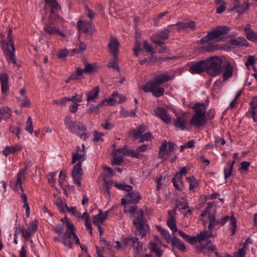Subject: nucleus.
Listing matches in <instances>:
<instances>
[{
	"instance_id": "nucleus-53",
	"label": "nucleus",
	"mask_w": 257,
	"mask_h": 257,
	"mask_svg": "<svg viewBox=\"0 0 257 257\" xmlns=\"http://www.w3.org/2000/svg\"><path fill=\"white\" fill-rule=\"evenodd\" d=\"M250 165V162H247V161L242 162L240 164V166L238 168V171L240 173H242L243 171H244L246 172L248 171Z\"/></svg>"
},
{
	"instance_id": "nucleus-9",
	"label": "nucleus",
	"mask_w": 257,
	"mask_h": 257,
	"mask_svg": "<svg viewBox=\"0 0 257 257\" xmlns=\"http://www.w3.org/2000/svg\"><path fill=\"white\" fill-rule=\"evenodd\" d=\"M27 169L25 168L19 171L16 177L11 181L10 187L15 192H19L21 191V193H25L22 185V180L25 178L26 171Z\"/></svg>"
},
{
	"instance_id": "nucleus-4",
	"label": "nucleus",
	"mask_w": 257,
	"mask_h": 257,
	"mask_svg": "<svg viewBox=\"0 0 257 257\" xmlns=\"http://www.w3.org/2000/svg\"><path fill=\"white\" fill-rule=\"evenodd\" d=\"M64 123L71 133L76 134L81 139L85 141L88 138L86 128L81 122L73 121L70 116H67L64 119Z\"/></svg>"
},
{
	"instance_id": "nucleus-57",
	"label": "nucleus",
	"mask_w": 257,
	"mask_h": 257,
	"mask_svg": "<svg viewBox=\"0 0 257 257\" xmlns=\"http://www.w3.org/2000/svg\"><path fill=\"white\" fill-rule=\"evenodd\" d=\"M67 56H69V50L66 49L60 50L57 54V57L60 59L65 58Z\"/></svg>"
},
{
	"instance_id": "nucleus-31",
	"label": "nucleus",
	"mask_w": 257,
	"mask_h": 257,
	"mask_svg": "<svg viewBox=\"0 0 257 257\" xmlns=\"http://www.w3.org/2000/svg\"><path fill=\"white\" fill-rule=\"evenodd\" d=\"M173 186L176 190L181 191L184 187L183 180L179 174H176L172 178Z\"/></svg>"
},
{
	"instance_id": "nucleus-40",
	"label": "nucleus",
	"mask_w": 257,
	"mask_h": 257,
	"mask_svg": "<svg viewBox=\"0 0 257 257\" xmlns=\"http://www.w3.org/2000/svg\"><path fill=\"white\" fill-rule=\"evenodd\" d=\"M146 131V127L144 124L138 126L136 130L133 131V137L135 139H138L139 137L143 134Z\"/></svg>"
},
{
	"instance_id": "nucleus-18",
	"label": "nucleus",
	"mask_w": 257,
	"mask_h": 257,
	"mask_svg": "<svg viewBox=\"0 0 257 257\" xmlns=\"http://www.w3.org/2000/svg\"><path fill=\"white\" fill-rule=\"evenodd\" d=\"M168 218L167 220V224L170 229L173 232L177 231L176 220V208H174L171 210L168 211Z\"/></svg>"
},
{
	"instance_id": "nucleus-3",
	"label": "nucleus",
	"mask_w": 257,
	"mask_h": 257,
	"mask_svg": "<svg viewBox=\"0 0 257 257\" xmlns=\"http://www.w3.org/2000/svg\"><path fill=\"white\" fill-rule=\"evenodd\" d=\"M133 224L136 229V234L141 238L145 237L150 231L149 225L144 218L143 210L140 209L134 215Z\"/></svg>"
},
{
	"instance_id": "nucleus-6",
	"label": "nucleus",
	"mask_w": 257,
	"mask_h": 257,
	"mask_svg": "<svg viewBox=\"0 0 257 257\" xmlns=\"http://www.w3.org/2000/svg\"><path fill=\"white\" fill-rule=\"evenodd\" d=\"M3 49L8 62H11L12 63L16 64L17 62L15 55V48L11 28L9 29L7 41L5 43H3Z\"/></svg>"
},
{
	"instance_id": "nucleus-55",
	"label": "nucleus",
	"mask_w": 257,
	"mask_h": 257,
	"mask_svg": "<svg viewBox=\"0 0 257 257\" xmlns=\"http://www.w3.org/2000/svg\"><path fill=\"white\" fill-rule=\"evenodd\" d=\"M123 162V159L121 156H116L115 154L111 161L112 165H119Z\"/></svg>"
},
{
	"instance_id": "nucleus-44",
	"label": "nucleus",
	"mask_w": 257,
	"mask_h": 257,
	"mask_svg": "<svg viewBox=\"0 0 257 257\" xmlns=\"http://www.w3.org/2000/svg\"><path fill=\"white\" fill-rule=\"evenodd\" d=\"M230 226L229 229L231 231V235L233 236L235 234L237 228V221L233 215L231 216L230 218Z\"/></svg>"
},
{
	"instance_id": "nucleus-56",
	"label": "nucleus",
	"mask_w": 257,
	"mask_h": 257,
	"mask_svg": "<svg viewBox=\"0 0 257 257\" xmlns=\"http://www.w3.org/2000/svg\"><path fill=\"white\" fill-rule=\"evenodd\" d=\"M196 236L198 242H201L203 240H205L208 239L206 230H204L203 231L200 232L199 233H198Z\"/></svg>"
},
{
	"instance_id": "nucleus-49",
	"label": "nucleus",
	"mask_w": 257,
	"mask_h": 257,
	"mask_svg": "<svg viewBox=\"0 0 257 257\" xmlns=\"http://www.w3.org/2000/svg\"><path fill=\"white\" fill-rule=\"evenodd\" d=\"M124 212L125 213H129L133 214V216L134 217V215L138 211L137 210L138 209L137 204H134V205L129 206L128 205L124 206Z\"/></svg>"
},
{
	"instance_id": "nucleus-8",
	"label": "nucleus",
	"mask_w": 257,
	"mask_h": 257,
	"mask_svg": "<svg viewBox=\"0 0 257 257\" xmlns=\"http://www.w3.org/2000/svg\"><path fill=\"white\" fill-rule=\"evenodd\" d=\"M158 230L160 231L161 234L165 237L167 242L169 243L171 241V244L177 247L178 249L182 252L186 251V247L183 242L177 237L176 236H173L171 240V236L169 231L165 228H162L161 226H158Z\"/></svg>"
},
{
	"instance_id": "nucleus-34",
	"label": "nucleus",
	"mask_w": 257,
	"mask_h": 257,
	"mask_svg": "<svg viewBox=\"0 0 257 257\" xmlns=\"http://www.w3.org/2000/svg\"><path fill=\"white\" fill-rule=\"evenodd\" d=\"M149 246L151 251L155 253L157 257H161L164 251L160 248L156 242L151 241Z\"/></svg>"
},
{
	"instance_id": "nucleus-19",
	"label": "nucleus",
	"mask_w": 257,
	"mask_h": 257,
	"mask_svg": "<svg viewBox=\"0 0 257 257\" xmlns=\"http://www.w3.org/2000/svg\"><path fill=\"white\" fill-rule=\"evenodd\" d=\"M240 0H234L233 2V6L229 9L230 12L236 11V12L239 14H243L246 11L249 7V4L244 2L242 4H240Z\"/></svg>"
},
{
	"instance_id": "nucleus-29",
	"label": "nucleus",
	"mask_w": 257,
	"mask_h": 257,
	"mask_svg": "<svg viewBox=\"0 0 257 257\" xmlns=\"http://www.w3.org/2000/svg\"><path fill=\"white\" fill-rule=\"evenodd\" d=\"M22 148L21 145L16 144L12 146H6L3 151V154L7 157L10 154H13L18 152H20Z\"/></svg>"
},
{
	"instance_id": "nucleus-54",
	"label": "nucleus",
	"mask_w": 257,
	"mask_h": 257,
	"mask_svg": "<svg viewBox=\"0 0 257 257\" xmlns=\"http://www.w3.org/2000/svg\"><path fill=\"white\" fill-rule=\"evenodd\" d=\"M189 206L187 202H183L181 201H178L176 202V209L178 208L179 210H186L188 208Z\"/></svg>"
},
{
	"instance_id": "nucleus-25",
	"label": "nucleus",
	"mask_w": 257,
	"mask_h": 257,
	"mask_svg": "<svg viewBox=\"0 0 257 257\" xmlns=\"http://www.w3.org/2000/svg\"><path fill=\"white\" fill-rule=\"evenodd\" d=\"M173 25L176 27L177 30L179 32L187 28H189L193 30L196 28L195 23L192 21H187L186 22L180 21Z\"/></svg>"
},
{
	"instance_id": "nucleus-41",
	"label": "nucleus",
	"mask_w": 257,
	"mask_h": 257,
	"mask_svg": "<svg viewBox=\"0 0 257 257\" xmlns=\"http://www.w3.org/2000/svg\"><path fill=\"white\" fill-rule=\"evenodd\" d=\"M11 110L8 107H4L0 109V117L2 119H7L11 116Z\"/></svg>"
},
{
	"instance_id": "nucleus-13",
	"label": "nucleus",
	"mask_w": 257,
	"mask_h": 257,
	"mask_svg": "<svg viewBox=\"0 0 257 257\" xmlns=\"http://www.w3.org/2000/svg\"><path fill=\"white\" fill-rule=\"evenodd\" d=\"M77 26L79 32L89 36H91L94 31V27L90 22L79 20L77 22Z\"/></svg>"
},
{
	"instance_id": "nucleus-43",
	"label": "nucleus",
	"mask_w": 257,
	"mask_h": 257,
	"mask_svg": "<svg viewBox=\"0 0 257 257\" xmlns=\"http://www.w3.org/2000/svg\"><path fill=\"white\" fill-rule=\"evenodd\" d=\"M115 186L121 190L130 192L133 190V187L130 185H126L125 183H115Z\"/></svg>"
},
{
	"instance_id": "nucleus-12",
	"label": "nucleus",
	"mask_w": 257,
	"mask_h": 257,
	"mask_svg": "<svg viewBox=\"0 0 257 257\" xmlns=\"http://www.w3.org/2000/svg\"><path fill=\"white\" fill-rule=\"evenodd\" d=\"M74 226L72 223H68L67 224V229L63 234V239L66 242L65 246H67L69 248L72 249L73 248L72 239L74 238V234H75Z\"/></svg>"
},
{
	"instance_id": "nucleus-50",
	"label": "nucleus",
	"mask_w": 257,
	"mask_h": 257,
	"mask_svg": "<svg viewBox=\"0 0 257 257\" xmlns=\"http://www.w3.org/2000/svg\"><path fill=\"white\" fill-rule=\"evenodd\" d=\"M82 70L83 73L84 72L89 73L96 71V68L94 65L88 63H86L84 68L82 69Z\"/></svg>"
},
{
	"instance_id": "nucleus-48",
	"label": "nucleus",
	"mask_w": 257,
	"mask_h": 257,
	"mask_svg": "<svg viewBox=\"0 0 257 257\" xmlns=\"http://www.w3.org/2000/svg\"><path fill=\"white\" fill-rule=\"evenodd\" d=\"M152 138V134L150 132H147L140 136L138 139H139V143H142L145 141H151Z\"/></svg>"
},
{
	"instance_id": "nucleus-61",
	"label": "nucleus",
	"mask_w": 257,
	"mask_h": 257,
	"mask_svg": "<svg viewBox=\"0 0 257 257\" xmlns=\"http://www.w3.org/2000/svg\"><path fill=\"white\" fill-rule=\"evenodd\" d=\"M104 134L102 133H98L95 131L94 133V141L96 142H103V139L102 138Z\"/></svg>"
},
{
	"instance_id": "nucleus-1",
	"label": "nucleus",
	"mask_w": 257,
	"mask_h": 257,
	"mask_svg": "<svg viewBox=\"0 0 257 257\" xmlns=\"http://www.w3.org/2000/svg\"><path fill=\"white\" fill-rule=\"evenodd\" d=\"M173 78L166 73L156 75L151 81L147 82L142 86V90L145 93L151 92L156 97H160L164 95V89L160 85Z\"/></svg>"
},
{
	"instance_id": "nucleus-64",
	"label": "nucleus",
	"mask_w": 257,
	"mask_h": 257,
	"mask_svg": "<svg viewBox=\"0 0 257 257\" xmlns=\"http://www.w3.org/2000/svg\"><path fill=\"white\" fill-rule=\"evenodd\" d=\"M56 175V172H51L49 173L47 178L48 182L51 184H54L55 180L54 177Z\"/></svg>"
},
{
	"instance_id": "nucleus-36",
	"label": "nucleus",
	"mask_w": 257,
	"mask_h": 257,
	"mask_svg": "<svg viewBox=\"0 0 257 257\" xmlns=\"http://www.w3.org/2000/svg\"><path fill=\"white\" fill-rule=\"evenodd\" d=\"M187 182L189 184V189L190 191L194 192L195 189L199 186V182L194 176L186 178Z\"/></svg>"
},
{
	"instance_id": "nucleus-39",
	"label": "nucleus",
	"mask_w": 257,
	"mask_h": 257,
	"mask_svg": "<svg viewBox=\"0 0 257 257\" xmlns=\"http://www.w3.org/2000/svg\"><path fill=\"white\" fill-rule=\"evenodd\" d=\"M246 40L243 37H238L237 39H233L230 40L229 43L232 46H243L246 45Z\"/></svg>"
},
{
	"instance_id": "nucleus-59",
	"label": "nucleus",
	"mask_w": 257,
	"mask_h": 257,
	"mask_svg": "<svg viewBox=\"0 0 257 257\" xmlns=\"http://www.w3.org/2000/svg\"><path fill=\"white\" fill-rule=\"evenodd\" d=\"M152 41L154 44L162 48L163 50L162 51H160V53H163L166 51V48L165 47V43L163 42V41H160L159 40L157 39H153V40Z\"/></svg>"
},
{
	"instance_id": "nucleus-24",
	"label": "nucleus",
	"mask_w": 257,
	"mask_h": 257,
	"mask_svg": "<svg viewBox=\"0 0 257 257\" xmlns=\"http://www.w3.org/2000/svg\"><path fill=\"white\" fill-rule=\"evenodd\" d=\"M173 26H174V25H170L167 28H165L159 32L158 33L153 35L151 37V40H153V39H157L160 41H165L167 40L169 38V34L170 33L169 28L172 27Z\"/></svg>"
},
{
	"instance_id": "nucleus-17",
	"label": "nucleus",
	"mask_w": 257,
	"mask_h": 257,
	"mask_svg": "<svg viewBox=\"0 0 257 257\" xmlns=\"http://www.w3.org/2000/svg\"><path fill=\"white\" fill-rule=\"evenodd\" d=\"M46 4L50 8L51 15L49 18L51 20H58L59 16L57 15L58 11L60 9V6L56 0H45Z\"/></svg>"
},
{
	"instance_id": "nucleus-38",
	"label": "nucleus",
	"mask_w": 257,
	"mask_h": 257,
	"mask_svg": "<svg viewBox=\"0 0 257 257\" xmlns=\"http://www.w3.org/2000/svg\"><path fill=\"white\" fill-rule=\"evenodd\" d=\"M235 163V160H233L231 163L227 164V167H225L223 170L224 177L225 179H227L231 176L233 166Z\"/></svg>"
},
{
	"instance_id": "nucleus-16",
	"label": "nucleus",
	"mask_w": 257,
	"mask_h": 257,
	"mask_svg": "<svg viewBox=\"0 0 257 257\" xmlns=\"http://www.w3.org/2000/svg\"><path fill=\"white\" fill-rule=\"evenodd\" d=\"M119 43L117 39L112 36L110 37V41L108 44L109 52L112 55L114 59L117 60V55L119 53Z\"/></svg>"
},
{
	"instance_id": "nucleus-60",
	"label": "nucleus",
	"mask_w": 257,
	"mask_h": 257,
	"mask_svg": "<svg viewBox=\"0 0 257 257\" xmlns=\"http://www.w3.org/2000/svg\"><path fill=\"white\" fill-rule=\"evenodd\" d=\"M64 225L60 224H56L53 227V230L59 235H61L62 234L64 230Z\"/></svg>"
},
{
	"instance_id": "nucleus-63",
	"label": "nucleus",
	"mask_w": 257,
	"mask_h": 257,
	"mask_svg": "<svg viewBox=\"0 0 257 257\" xmlns=\"http://www.w3.org/2000/svg\"><path fill=\"white\" fill-rule=\"evenodd\" d=\"M141 43L137 40L135 42V47L133 49L134 55L138 56L139 55V52L142 50L140 48Z\"/></svg>"
},
{
	"instance_id": "nucleus-37",
	"label": "nucleus",
	"mask_w": 257,
	"mask_h": 257,
	"mask_svg": "<svg viewBox=\"0 0 257 257\" xmlns=\"http://www.w3.org/2000/svg\"><path fill=\"white\" fill-rule=\"evenodd\" d=\"M118 96H119V93L115 91L111 95L109 98L103 100H105V103H107L109 105L113 106L118 103Z\"/></svg>"
},
{
	"instance_id": "nucleus-14",
	"label": "nucleus",
	"mask_w": 257,
	"mask_h": 257,
	"mask_svg": "<svg viewBox=\"0 0 257 257\" xmlns=\"http://www.w3.org/2000/svg\"><path fill=\"white\" fill-rule=\"evenodd\" d=\"M175 144L171 142L167 143L164 141L160 147L159 152V157L160 159H164L166 155L170 156L171 153L174 150Z\"/></svg>"
},
{
	"instance_id": "nucleus-42",
	"label": "nucleus",
	"mask_w": 257,
	"mask_h": 257,
	"mask_svg": "<svg viewBox=\"0 0 257 257\" xmlns=\"http://www.w3.org/2000/svg\"><path fill=\"white\" fill-rule=\"evenodd\" d=\"M21 197L24 203L23 208L26 209V215L27 217L30 216V208L28 202L27 195L25 193H21Z\"/></svg>"
},
{
	"instance_id": "nucleus-58",
	"label": "nucleus",
	"mask_w": 257,
	"mask_h": 257,
	"mask_svg": "<svg viewBox=\"0 0 257 257\" xmlns=\"http://www.w3.org/2000/svg\"><path fill=\"white\" fill-rule=\"evenodd\" d=\"M230 218L231 216L226 215L222 218L217 219V223L221 226H224L228 220H229V223H230Z\"/></svg>"
},
{
	"instance_id": "nucleus-30",
	"label": "nucleus",
	"mask_w": 257,
	"mask_h": 257,
	"mask_svg": "<svg viewBox=\"0 0 257 257\" xmlns=\"http://www.w3.org/2000/svg\"><path fill=\"white\" fill-rule=\"evenodd\" d=\"M99 90V87L96 86L93 88L91 91H87L85 94L87 96V102H94L95 99H97L98 97Z\"/></svg>"
},
{
	"instance_id": "nucleus-62",
	"label": "nucleus",
	"mask_w": 257,
	"mask_h": 257,
	"mask_svg": "<svg viewBox=\"0 0 257 257\" xmlns=\"http://www.w3.org/2000/svg\"><path fill=\"white\" fill-rule=\"evenodd\" d=\"M33 235L34 234L32 233V232H30V231L27 228L25 229V227H24L22 233V236L23 238L25 239H28Z\"/></svg>"
},
{
	"instance_id": "nucleus-11",
	"label": "nucleus",
	"mask_w": 257,
	"mask_h": 257,
	"mask_svg": "<svg viewBox=\"0 0 257 257\" xmlns=\"http://www.w3.org/2000/svg\"><path fill=\"white\" fill-rule=\"evenodd\" d=\"M83 176V171L81 167V162L76 163L73 168L71 172V177L73 182L77 186H81V180Z\"/></svg>"
},
{
	"instance_id": "nucleus-7",
	"label": "nucleus",
	"mask_w": 257,
	"mask_h": 257,
	"mask_svg": "<svg viewBox=\"0 0 257 257\" xmlns=\"http://www.w3.org/2000/svg\"><path fill=\"white\" fill-rule=\"evenodd\" d=\"M229 31V28L227 26H218L203 37L200 40V43L201 44H204L207 43L209 41L214 40L219 41L221 37L227 34Z\"/></svg>"
},
{
	"instance_id": "nucleus-32",
	"label": "nucleus",
	"mask_w": 257,
	"mask_h": 257,
	"mask_svg": "<svg viewBox=\"0 0 257 257\" xmlns=\"http://www.w3.org/2000/svg\"><path fill=\"white\" fill-rule=\"evenodd\" d=\"M233 69L230 63H226L222 72V77L223 81H226L231 77L233 74Z\"/></svg>"
},
{
	"instance_id": "nucleus-21",
	"label": "nucleus",
	"mask_w": 257,
	"mask_h": 257,
	"mask_svg": "<svg viewBox=\"0 0 257 257\" xmlns=\"http://www.w3.org/2000/svg\"><path fill=\"white\" fill-rule=\"evenodd\" d=\"M125 197L128 199L130 204H137L141 199L140 192L137 190H132L125 195Z\"/></svg>"
},
{
	"instance_id": "nucleus-27",
	"label": "nucleus",
	"mask_w": 257,
	"mask_h": 257,
	"mask_svg": "<svg viewBox=\"0 0 257 257\" xmlns=\"http://www.w3.org/2000/svg\"><path fill=\"white\" fill-rule=\"evenodd\" d=\"M249 106L248 112L251 114L253 122H257V96H254L251 99Z\"/></svg>"
},
{
	"instance_id": "nucleus-28",
	"label": "nucleus",
	"mask_w": 257,
	"mask_h": 257,
	"mask_svg": "<svg viewBox=\"0 0 257 257\" xmlns=\"http://www.w3.org/2000/svg\"><path fill=\"white\" fill-rule=\"evenodd\" d=\"M249 27V24H247L244 28L246 37L249 41L257 43V33H255Z\"/></svg>"
},
{
	"instance_id": "nucleus-23",
	"label": "nucleus",
	"mask_w": 257,
	"mask_h": 257,
	"mask_svg": "<svg viewBox=\"0 0 257 257\" xmlns=\"http://www.w3.org/2000/svg\"><path fill=\"white\" fill-rule=\"evenodd\" d=\"M122 242L126 246L130 245L137 251L139 250V244L141 242L139 241V238L137 237L128 235L123 239Z\"/></svg>"
},
{
	"instance_id": "nucleus-45",
	"label": "nucleus",
	"mask_w": 257,
	"mask_h": 257,
	"mask_svg": "<svg viewBox=\"0 0 257 257\" xmlns=\"http://www.w3.org/2000/svg\"><path fill=\"white\" fill-rule=\"evenodd\" d=\"M83 71L80 67H77L75 73L71 75V78L73 80H79L83 78Z\"/></svg>"
},
{
	"instance_id": "nucleus-46",
	"label": "nucleus",
	"mask_w": 257,
	"mask_h": 257,
	"mask_svg": "<svg viewBox=\"0 0 257 257\" xmlns=\"http://www.w3.org/2000/svg\"><path fill=\"white\" fill-rule=\"evenodd\" d=\"M56 205L61 212H65V208H66L67 204L63 202L60 197L58 198L55 202Z\"/></svg>"
},
{
	"instance_id": "nucleus-52",
	"label": "nucleus",
	"mask_w": 257,
	"mask_h": 257,
	"mask_svg": "<svg viewBox=\"0 0 257 257\" xmlns=\"http://www.w3.org/2000/svg\"><path fill=\"white\" fill-rule=\"evenodd\" d=\"M26 127L25 130L28 131L30 134H32L33 132V126L32 118L30 116L28 117L27 121L26 122Z\"/></svg>"
},
{
	"instance_id": "nucleus-35",
	"label": "nucleus",
	"mask_w": 257,
	"mask_h": 257,
	"mask_svg": "<svg viewBox=\"0 0 257 257\" xmlns=\"http://www.w3.org/2000/svg\"><path fill=\"white\" fill-rule=\"evenodd\" d=\"M105 104V100H102L100 103L96 105H94L93 104H90L88 108L86 109V112L88 113H95L97 114L99 113V109L100 108L104 105Z\"/></svg>"
},
{
	"instance_id": "nucleus-51",
	"label": "nucleus",
	"mask_w": 257,
	"mask_h": 257,
	"mask_svg": "<svg viewBox=\"0 0 257 257\" xmlns=\"http://www.w3.org/2000/svg\"><path fill=\"white\" fill-rule=\"evenodd\" d=\"M19 101H20V105L22 107H29L30 106V101L27 97H25L23 99L20 97H17Z\"/></svg>"
},
{
	"instance_id": "nucleus-47",
	"label": "nucleus",
	"mask_w": 257,
	"mask_h": 257,
	"mask_svg": "<svg viewBox=\"0 0 257 257\" xmlns=\"http://www.w3.org/2000/svg\"><path fill=\"white\" fill-rule=\"evenodd\" d=\"M38 227V223L37 220H34L30 222L27 229L33 234L37 230Z\"/></svg>"
},
{
	"instance_id": "nucleus-33",
	"label": "nucleus",
	"mask_w": 257,
	"mask_h": 257,
	"mask_svg": "<svg viewBox=\"0 0 257 257\" xmlns=\"http://www.w3.org/2000/svg\"><path fill=\"white\" fill-rule=\"evenodd\" d=\"M8 75L4 73L0 75V82L1 84V90L2 92L5 93L9 90L8 85Z\"/></svg>"
},
{
	"instance_id": "nucleus-15",
	"label": "nucleus",
	"mask_w": 257,
	"mask_h": 257,
	"mask_svg": "<svg viewBox=\"0 0 257 257\" xmlns=\"http://www.w3.org/2000/svg\"><path fill=\"white\" fill-rule=\"evenodd\" d=\"M57 20H51L49 18V22L45 25L43 27V31L45 34L50 36L58 34L59 36L64 37H65V34L53 26L54 22Z\"/></svg>"
},
{
	"instance_id": "nucleus-2",
	"label": "nucleus",
	"mask_w": 257,
	"mask_h": 257,
	"mask_svg": "<svg viewBox=\"0 0 257 257\" xmlns=\"http://www.w3.org/2000/svg\"><path fill=\"white\" fill-rule=\"evenodd\" d=\"M192 109L194 114L189 120L190 124L196 128L206 124L207 122L206 107L204 103H196L192 106Z\"/></svg>"
},
{
	"instance_id": "nucleus-26",
	"label": "nucleus",
	"mask_w": 257,
	"mask_h": 257,
	"mask_svg": "<svg viewBox=\"0 0 257 257\" xmlns=\"http://www.w3.org/2000/svg\"><path fill=\"white\" fill-rule=\"evenodd\" d=\"M187 121L184 116L178 115L173 119V124L177 128L184 131L186 128Z\"/></svg>"
},
{
	"instance_id": "nucleus-20",
	"label": "nucleus",
	"mask_w": 257,
	"mask_h": 257,
	"mask_svg": "<svg viewBox=\"0 0 257 257\" xmlns=\"http://www.w3.org/2000/svg\"><path fill=\"white\" fill-rule=\"evenodd\" d=\"M115 152H118L126 156H131L137 159H142L143 155L139 152H135L133 150H129L126 146L116 150Z\"/></svg>"
},
{
	"instance_id": "nucleus-5",
	"label": "nucleus",
	"mask_w": 257,
	"mask_h": 257,
	"mask_svg": "<svg viewBox=\"0 0 257 257\" xmlns=\"http://www.w3.org/2000/svg\"><path fill=\"white\" fill-rule=\"evenodd\" d=\"M206 72L211 76H216L222 70L223 60L218 56L211 57L205 59Z\"/></svg>"
},
{
	"instance_id": "nucleus-10",
	"label": "nucleus",
	"mask_w": 257,
	"mask_h": 257,
	"mask_svg": "<svg viewBox=\"0 0 257 257\" xmlns=\"http://www.w3.org/2000/svg\"><path fill=\"white\" fill-rule=\"evenodd\" d=\"M205 59L194 61L188 63L186 67L188 71L192 74H200L206 72Z\"/></svg>"
},
{
	"instance_id": "nucleus-22",
	"label": "nucleus",
	"mask_w": 257,
	"mask_h": 257,
	"mask_svg": "<svg viewBox=\"0 0 257 257\" xmlns=\"http://www.w3.org/2000/svg\"><path fill=\"white\" fill-rule=\"evenodd\" d=\"M156 115L161 119L166 124L170 123L171 122V117L167 113V110L164 108L158 107L155 111Z\"/></svg>"
}]
</instances>
